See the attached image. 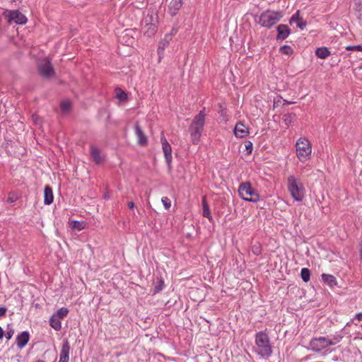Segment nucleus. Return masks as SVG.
<instances>
[{
    "label": "nucleus",
    "instance_id": "9d476101",
    "mask_svg": "<svg viewBox=\"0 0 362 362\" xmlns=\"http://www.w3.org/2000/svg\"><path fill=\"white\" fill-rule=\"evenodd\" d=\"M160 142L162 144V149L164 153L165 161L168 165V168H170L171 163L173 160L171 146L163 135L160 138Z\"/></svg>",
    "mask_w": 362,
    "mask_h": 362
},
{
    "label": "nucleus",
    "instance_id": "49530a36",
    "mask_svg": "<svg viewBox=\"0 0 362 362\" xmlns=\"http://www.w3.org/2000/svg\"><path fill=\"white\" fill-rule=\"evenodd\" d=\"M280 102H281L280 100H278L277 101L274 100V107H277L279 105V103H280Z\"/></svg>",
    "mask_w": 362,
    "mask_h": 362
},
{
    "label": "nucleus",
    "instance_id": "2eb2a0df",
    "mask_svg": "<svg viewBox=\"0 0 362 362\" xmlns=\"http://www.w3.org/2000/svg\"><path fill=\"white\" fill-rule=\"evenodd\" d=\"M30 339V334L28 331H23L16 337V345L19 349H23L26 346Z\"/></svg>",
    "mask_w": 362,
    "mask_h": 362
},
{
    "label": "nucleus",
    "instance_id": "f8f14e48",
    "mask_svg": "<svg viewBox=\"0 0 362 362\" xmlns=\"http://www.w3.org/2000/svg\"><path fill=\"white\" fill-rule=\"evenodd\" d=\"M135 134L137 136V143L140 146H146L148 143V139L144 133L141 126L138 122L135 124L134 127Z\"/></svg>",
    "mask_w": 362,
    "mask_h": 362
},
{
    "label": "nucleus",
    "instance_id": "aec40b11",
    "mask_svg": "<svg viewBox=\"0 0 362 362\" xmlns=\"http://www.w3.org/2000/svg\"><path fill=\"white\" fill-rule=\"evenodd\" d=\"M321 276L324 284L328 285L329 286L334 287L337 285V279L333 275L322 274Z\"/></svg>",
    "mask_w": 362,
    "mask_h": 362
},
{
    "label": "nucleus",
    "instance_id": "4be33fe9",
    "mask_svg": "<svg viewBox=\"0 0 362 362\" xmlns=\"http://www.w3.org/2000/svg\"><path fill=\"white\" fill-rule=\"evenodd\" d=\"M170 40V35H165L164 38L160 42L158 47V52L159 54L169 45Z\"/></svg>",
    "mask_w": 362,
    "mask_h": 362
},
{
    "label": "nucleus",
    "instance_id": "9b49d317",
    "mask_svg": "<svg viewBox=\"0 0 362 362\" xmlns=\"http://www.w3.org/2000/svg\"><path fill=\"white\" fill-rule=\"evenodd\" d=\"M276 31L277 35L276 39L277 41H283L286 40L291 34V29L286 24L279 25L277 26Z\"/></svg>",
    "mask_w": 362,
    "mask_h": 362
},
{
    "label": "nucleus",
    "instance_id": "7c9ffc66",
    "mask_svg": "<svg viewBox=\"0 0 362 362\" xmlns=\"http://www.w3.org/2000/svg\"><path fill=\"white\" fill-rule=\"evenodd\" d=\"M14 329L13 328V325L11 324H8L6 327V331L5 334L6 338L9 340L12 338L14 334Z\"/></svg>",
    "mask_w": 362,
    "mask_h": 362
},
{
    "label": "nucleus",
    "instance_id": "cd10ccee",
    "mask_svg": "<svg viewBox=\"0 0 362 362\" xmlns=\"http://www.w3.org/2000/svg\"><path fill=\"white\" fill-rule=\"evenodd\" d=\"M116 98L120 101H125L127 99V93L119 88H115Z\"/></svg>",
    "mask_w": 362,
    "mask_h": 362
},
{
    "label": "nucleus",
    "instance_id": "0eeeda50",
    "mask_svg": "<svg viewBox=\"0 0 362 362\" xmlns=\"http://www.w3.org/2000/svg\"><path fill=\"white\" fill-rule=\"evenodd\" d=\"M310 348L315 352H321L330 346L329 337H319L313 338L309 343Z\"/></svg>",
    "mask_w": 362,
    "mask_h": 362
},
{
    "label": "nucleus",
    "instance_id": "c756f323",
    "mask_svg": "<svg viewBox=\"0 0 362 362\" xmlns=\"http://www.w3.org/2000/svg\"><path fill=\"white\" fill-rule=\"evenodd\" d=\"M218 112L223 121H228L227 109L221 104L219 105V110Z\"/></svg>",
    "mask_w": 362,
    "mask_h": 362
},
{
    "label": "nucleus",
    "instance_id": "423d86ee",
    "mask_svg": "<svg viewBox=\"0 0 362 362\" xmlns=\"http://www.w3.org/2000/svg\"><path fill=\"white\" fill-rule=\"evenodd\" d=\"M297 156L301 162L306 161L312 152L310 141L306 138H300L296 144Z\"/></svg>",
    "mask_w": 362,
    "mask_h": 362
},
{
    "label": "nucleus",
    "instance_id": "dca6fc26",
    "mask_svg": "<svg viewBox=\"0 0 362 362\" xmlns=\"http://www.w3.org/2000/svg\"><path fill=\"white\" fill-rule=\"evenodd\" d=\"M234 134L237 138H245L249 134V128L242 122H238L235 127Z\"/></svg>",
    "mask_w": 362,
    "mask_h": 362
},
{
    "label": "nucleus",
    "instance_id": "de8ad7c7",
    "mask_svg": "<svg viewBox=\"0 0 362 362\" xmlns=\"http://www.w3.org/2000/svg\"><path fill=\"white\" fill-rule=\"evenodd\" d=\"M284 103H286V104H290V103H291L290 102H288V100H284Z\"/></svg>",
    "mask_w": 362,
    "mask_h": 362
},
{
    "label": "nucleus",
    "instance_id": "412c9836",
    "mask_svg": "<svg viewBox=\"0 0 362 362\" xmlns=\"http://www.w3.org/2000/svg\"><path fill=\"white\" fill-rule=\"evenodd\" d=\"M330 54L331 52L327 47H318L315 50V55L320 59H325Z\"/></svg>",
    "mask_w": 362,
    "mask_h": 362
},
{
    "label": "nucleus",
    "instance_id": "6e6552de",
    "mask_svg": "<svg viewBox=\"0 0 362 362\" xmlns=\"http://www.w3.org/2000/svg\"><path fill=\"white\" fill-rule=\"evenodd\" d=\"M38 71L40 74L45 78H49L54 75V68L48 58L44 59L39 63Z\"/></svg>",
    "mask_w": 362,
    "mask_h": 362
},
{
    "label": "nucleus",
    "instance_id": "f704fd0d",
    "mask_svg": "<svg viewBox=\"0 0 362 362\" xmlns=\"http://www.w3.org/2000/svg\"><path fill=\"white\" fill-rule=\"evenodd\" d=\"M164 288V282L162 279L159 280L158 284L154 286L153 293H158L160 292Z\"/></svg>",
    "mask_w": 362,
    "mask_h": 362
},
{
    "label": "nucleus",
    "instance_id": "393cba45",
    "mask_svg": "<svg viewBox=\"0 0 362 362\" xmlns=\"http://www.w3.org/2000/svg\"><path fill=\"white\" fill-rule=\"evenodd\" d=\"M283 122L286 125L289 126L296 120V115L293 112H288L283 115Z\"/></svg>",
    "mask_w": 362,
    "mask_h": 362
},
{
    "label": "nucleus",
    "instance_id": "c85d7f7f",
    "mask_svg": "<svg viewBox=\"0 0 362 362\" xmlns=\"http://www.w3.org/2000/svg\"><path fill=\"white\" fill-rule=\"evenodd\" d=\"M300 276L304 282H308L310 279V272L308 268H303L300 271Z\"/></svg>",
    "mask_w": 362,
    "mask_h": 362
},
{
    "label": "nucleus",
    "instance_id": "a18cd8bd",
    "mask_svg": "<svg viewBox=\"0 0 362 362\" xmlns=\"http://www.w3.org/2000/svg\"><path fill=\"white\" fill-rule=\"evenodd\" d=\"M4 335V331L2 329V327L0 326V340L2 339Z\"/></svg>",
    "mask_w": 362,
    "mask_h": 362
},
{
    "label": "nucleus",
    "instance_id": "39448f33",
    "mask_svg": "<svg viewBox=\"0 0 362 362\" xmlns=\"http://www.w3.org/2000/svg\"><path fill=\"white\" fill-rule=\"evenodd\" d=\"M240 197L250 202H257L259 200V195L258 192L252 187L250 182H242L238 189Z\"/></svg>",
    "mask_w": 362,
    "mask_h": 362
},
{
    "label": "nucleus",
    "instance_id": "f257e3e1",
    "mask_svg": "<svg viewBox=\"0 0 362 362\" xmlns=\"http://www.w3.org/2000/svg\"><path fill=\"white\" fill-rule=\"evenodd\" d=\"M253 351L262 358H268L272 354V347L268 334L263 331L258 332L255 337Z\"/></svg>",
    "mask_w": 362,
    "mask_h": 362
},
{
    "label": "nucleus",
    "instance_id": "473e14b6",
    "mask_svg": "<svg viewBox=\"0 0 362 362\" xmlns=\"http://www.w3.org/2000/svg\"><path fill=\"white\" fill-rule=\"evenodd\" d=\"M69 313V310L66 308H61L57 312V317L59 319H63Z\"/></svg>",
    "mask_w": 362,
    "mask_h": 362
},
{
    "label": "nucleus",
    "instance_id": "c03bdc74",
    "mask_svg": "<svg viewBox=\"0 0 362 362\" xmlns=\"http://www.w3.org/2000/svg\"><path fill=\"white\" fill-rule=\"evenodd\" d=\"M128 206L129 209H133L134 208V203L132 201L129 202Z\"/></svg>",
    "mask_w": 362,
    "mask_h": 362
},
{
    "label": "nucleus",
    "instance_id": "bb28decb",
    "mask_svg": "<svg viewBox=\"0 0 362 362\" xmlns=\"http://www.w3.org/2000/svg\"><path fill=\"white\" fill-rule=\"evenodd\" d=\"M343 339V335L341 333H335L329 337L330 346L335 345L340 342Z\"/></svg>",
    "mask_w": 362,
    "mask_h": 362
},
{
    "label": "nucleus",
    "instance_id": "58836bf2",
    "mask_svg": "<svg viewBox=\"0 0 362 362\" xmlns=\"http://www.w3.org/2000/svg\"><path fill=\"white\" fill-rule=\"evenodd\" d=\"M252 252L256 255H259L261 254V249L259 246H253L252 247Z\"/></svg>",
    "mask_w": 362,
    "mask_h": 362
},
{
    "label": "nucleus",
    "instance_id": "7ed1b4c3",
    "mask_svg": "<svg viewBox=\"0 0 362 362\" xmlns=\"http://www.w3.org/2000/svg\"><path fill=\"white\" fill-rule=\"evenodd\" d=\"M283 16L284 13L281 11L267 10L261 13L258 23L262 27L270 29L276 24Z\"/></svg>",
    "mask_w": 362,
    "mask_h": 362
},
{
    "label": "nucleus",
    "instance_id": "a19ab883",
    "mask_svg": "<svg viewBox=\"0 0 362 362\" xmlns=\"http://www.w3.org/2000/svg\"><path fill=\"white\" fill-rule=\"evenodd\" d=\"M7 309L5 307H0V317H4L6 315Z\"/></svg>",
    "mask_w": 362,
    "mask_h": 362
},
{
    "label": "nucleus",
    "instance_id": "37998d69",
    "mask_svg": "<svg viewBox=\"0 0 362 362\" xmlns=\"http://www.w3.org/2000/svg\"><path fill=\"white\" fill-rule=\"evenodd\" d=\"M354 319H356L358 321H362V313H357Z\"/></svg>",
    "mask_w": 362,
    "mask_h": 362
},
{
    "label": "nucleus",
    "instance_id": "20e7f679",
    "mask_svg": "<svg viewBox=\"0 0 362 362\" xmlns=\"http://www.w3.org/2000/svg\"><path fill=\"white\" fill-rule=\"evenodd\" d=\"M288 190L291 197L297 202H301L305 195V188L303 183L294 175L288 177Z\"/></svg>",
    "mask_w": 362,
    "mask_h": 362
},
{
    "label": "nucleus",
    "instance_id": "09e8293b",
    "mask_svg": "<svg viewBox=\"0 0 362 362\" xmlns=\"http://www.w3.org/2000/svg\"><path fill=\"white\" fill-rule=\"evenodd\" d=\"M35 362H44V361H42V360H37V361H35Z\"/></svg>",
    "mask_w": 362,
    "mask_h": 362
},
{
    "label": "nucleus",
    "instance_id": "f03ea898",
    "mask_svg": "<svg viewBox=\"0 0 362 362\" xmlns=\"http://www.w3.org/2000/svg\"><path fill=\"white\" fill-rule=\"evenodd\" d=\"M205 107L194 117L189 127V132L193 144H198L202 137L205 124Z\"/></svg>",
    "mask_w": 362,
    "mask_h": 362
},
{
    "label": "nucleus",
    "instance_id": "5701e85b",
    "mask_svg": "<svg viewBox=\"0 0 362 362\" xmlns=\"http://www.w3.org/2000/svg\"><path fill=\"white\" fill-rule=\"evenodd\" d=\"M49 325L56 331H59L62 328V323L55 315H53L49 319Z\"/></svg>",
    "mask_w": 362,
    "mask_h": 362
},
{
    "label": "nucleus",
    "instance_id": "ddd939ff",
    "mask_svg": "<svg viewBox=\"0 0 362 362\" xmlns=\"http://www.w3.org/2000/svg\"><path fill=\"white\" fill-rule=\"evenodd\" d=\"M296 23V26L300 30L305 28L307 22L300 16V11L298 10L290 18L289 23Z\"/></svg>",
    "mask_w": 362,
    "mask_h": 362
},
{
    "label": "nucleus",
    "instance_id": "4c0bfd02",
    "mask_svg": "<svg viewBox=\"0 0 362 362\" xmlns=\"http://www.w3.org/2000/svg\"><path fill=\"white\" fill-rule=\"evenodd\" d=\"M245 150L247 151V153H251L252 151V143L251 141H246L245 142Z\"/></svg>",
    "mask_w": 362,
    "mask_h": 362
},
{
    "label": "nucleus",
    "instance_id": "f3484780",
    "mask_svg": "<svg viewBox=\"0 0 362 362\" xmlns=\"http://www.w3.org/2000/svg\"><path fill=\"white\" fill-rule=\"evenodd\" d=\"M182 0H171L168 5V13L173 17L175 16L180 8L182 6Z\"/></svg>",
    "mask_w": 362,
    "mask_h": 362
},
{
    "label": "nucleus",
    "instance_id": "c9c22d12",
    "mask_svg": "<svg viewBox=\"0 0 362 362\" xmlns=\"http://www.w3.org/2000/svg\"><path fill=\"white\" fill-rule=\"evenodd\" d=\"M161 202L166 210H168L171 206V201L167 197H163L161 199Z\"/></svg>",
    "mask_w": 362,
    "mask_h": 362
},
{
    "label": "nucleus",
    "instance_id": "b1692460",
    "mask_svg": "<svg viewBox=\"0 0 362 362\" xmlns=\"http://www.w3.org/2000/svg\"><path fill=\"white\" fill-rule=\"evenodd\" d=\"M202 206H203V216L207 218L210 221L213 220V218L211 215L209 206L206 201L205 197L202 199Z\"/></svg>",
    "mask_w": 362,
    "mask_h": 362
},
{
    "label": "nucleus",
    "instance_id": "1a4fd4ad",
    "mask_svg": "<svg viewBox=\"0 0 362 362\" xmlns=\"http://www.w3.org/2000/svg\"><path fill=\"white\" fill-rule=\"evenodd\" d=\"M4 16L9 23L14 22L18 25H24L27 23V18L18 10L6 11Z\"/></svg>",
    "mask_w": 362,
    "mask_h": 362
},
{
    "label": "nucleus",
    "instance_id": "79ce46f5",
    "mask_svg": "<svg viewBox=\"0 0 362 362\" xmlns=\"http://www.w3.org/2000/svg\"><path fill=\"white\" fill-rule=\"evenodd\" d=\"M16 200V198H14L13 197H11V196H8L6 201L8 203L12 204V203L15 202Z\"/></svg>",
    "mask_w": 362,
    "mask_h": 362
},
{
    "label": "nucleus",
    "instance_id": "e433bc0d",
    "mask_svg": "<svg viewBox=\"0 0 362 362\" xmlns=\"http://www.w3.org/2000/svg\"><path fill=\"white\" fill-rule=\"evenodd\" d=\"M347 50L362 52V45H350L346 47Z\"/></svg>",
    "mask_w": 362,
    "mask_h": 362
},
{
    "label": "nucleus",
    "instance_id": "ea45409f",
    "mask_svg": "<svg viewBox=\"0 0 362 362\" xmlns=\"http://www.w3.org/2000/svg\"><path fill=\"white\" fill-rule=\"evenodd\" d=\"M177 33V29L173 26L170 30V33H168L167 35H170V38L172 39L173 36L175 35Z\"/></svg>",
    "mask_w": 362,
    "mask_h": 362
},
{
    "label": "nucleus",
    "instance_id": "a878e982",
    "mask_svg": "<svg viewBox=\"0 0 362 362\" xmlns=\"http://www.w3.org/2000/svg\"><path fill=\"white\" fill-rule=\"evenodd\" d=\"M86 222L79 221H72L70 223V226L73 229H76L79 231L83 230L86 228Z\"/></svg>",
    "mask_w": 362,
    "mask_h": 362
},
{
    "label": "nucleus",
    "instance_id": "a211bd4d",
    "mask_svg": "<svg viewBox=\"0 0 362 362\" xmlns=\"http://www.w3.org/2000/svg\"><path fill=\"white\" fill-rule=\"evenodd\" d=\"M90 156H91L93 160L95 163L100 164L103 162V158L100 155V150L95 146H90Z\"/></svg>",
    "mask_w": 362,
    "mask_h": 362
},
{
    "label": "nucleus",
    "instance_id": "72a5a7b5",
    "mask_svg": "<svg viewBox=\"0 0 362 362\" xmlns=\"http://www.w3.org/2000/svg\"><path fill=\"white\" fill-rule=\"evenodd\" d=\"M60 106L62 111L66 112L71 109V103L68 100L62 101Z\"/></svg>",
    "mask_w": 362,
    "mask_h": 362
},
{
    "label": "nucleus",
    "instance_id": "2f4dec72",
    "mask_svg": "<svg viewBox=\"0 0 362 362\" xmlns=\"http://www.w3.org/2000/svg\"><path fill=\"white\" fill-rule=\"evenodd\" d=\"M281 53L286 55H290L293 53V48L289 45L281 46L279 49Z\"/></svg>",
    "mask_w": 362,
    "mask_h": 362
},
{
    "label": "nucleus",
    "instance_id": "4468645a",
    "mask_svg": "<svg viewBox=\"0 0 362 362\" xmlns=\"http://www.w3.org/2000/svg\"><path fill=\"white\" fill-rule=\"evenodd\" d=\"M70 346L68 340H65L62 346L59 354V362H69V361Z\"/></svg>",
    "mask_w": 362,
    "mask_h": 362
},
{
    "label": "nucleus",
    "instance_id": "6ab92c4d",
    "mask_svg": "<svg viewBox=\"0 0 362 362\" xmlns=\"http://www.w3.org/2000/svg\"><path fill=\"white\" fill-rule=\"evenodd\" d=\"M53 192L50 186L46 185L44 189V204L50 205L53 202Z\"/></svg>",
    "mask_w": 362,
    "mask_h": 362
}]
</instances>
